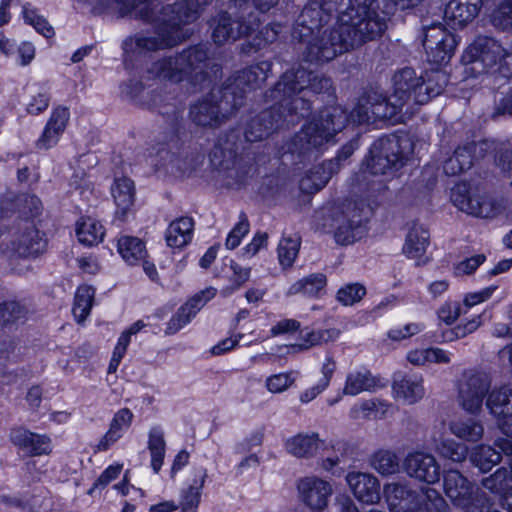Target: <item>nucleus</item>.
Returning a JSON list of instances; mask_svg holds the SVG:
<instances>
[{
    "label": "nucleus",
    "instance_id": "4be33fe9",
    "mask_svg": "<svg viewBox=\"0 0 512 512\" xmlns=\"http://www.w3.org/2000/svg\"><path fill=\"white\" fill-rule=\"evenodd\" d=\"M350 214V211L348 213H335L329 218V227L334 233L335 240L343 245L354 242L362 233L361 220L351 221L349 219Z\"/></svg>",
    "mask_w": 512,
    "mask_h": 512
},
{
    "label": "nucleus",
    "instance_id": "f704fd0d",
    "mask_svg": "<svg viewBox=\"0 0 512 512\" xmlns=\"http://www.w3.org/2000/svg\"><path fill=\"white\" fill-rule=\"evenodd\" d=\"M144 326L145 324L142 321H137L121 333L111 356L109 372L117 370L131 342V336L137 334Z\"/></svg>",
    "mask_w": 512,
    "mask_h": 512
},
{
    "label": "nucleus",
    "instance_id": "09e8293b",
    "mask_svg": "<svg viewBox=\"0 0 512 512\" xmlns=\"http://www.w3.org/2000/svg\"><path fill=\"white\" fill-rule=\"evenodd\" d=\"M366 294V289L360 284H347L339 289L337 299L345 306H351L360 301Z\"/></svg>",
    "mask_w": 512,
    "mask_h": 512
},
{
    "label": "nucleus",
    "instance_id": "864d4df0",
    "mask_svg": "<svg viewBox=\"0 0 512 512\" xmlns=\"http://www.w3.org/2000/svg\"><path fill=\"white\" fill-rule=\"evenodd\" d=\"M230 267L233 272L231 284L222 290L224 295H229L233 291L239 289L245 282L249 280L251 274V269L249 267H243L233 261L231 262Z\"/></svg>",
    "mask_w": 512,
    "mask_h": 512
},
{
    "label": "nucleus",
    "instance_id": "de8ad7c7",
    "mask_svg": "<svg viewBox=\"0 0 512 512\" xmlns=\"http://www.w3.org/2000/svg\"><path fill=\"white\" fill-rule=\"evenodd\" d=\"M329 179L328 173L323 168H316L300 181V188L307 193H314L323 188Z\"/></svg>",
    "mask_w": 512,
    "mask_h": 512
},
{
    "label": "nucleus",
    "instance_id": "052dcab7",
    "mask_svg": "<svg viewBox=\"0 0 512 512\" xmlns=\"http://www.w3.org/2000/svg\"><path fill=\"white\" fill-rule=\"evenodd\" d=\"M497 288H498L497 285H491V286H488L480 291L470 292L465 295V297L463 299V304L467 308H472L478 304H481V303L485 302L486 300H488L494 294V292L497 290Z\"/></svg>",
    "mask_w": 512,
    "mask_h": 512
},
{
    "label": "nucleus",
    "instance_id": "c756f323",
    "mask_svg": "<svg viewBox=\"0 0 512 512\" xmlns=\"http://www.w3.org/2000/svg\"><path fill=\"white\" fill-rule=\"evenodd\" d=\"M487 407L500 420L505 419L502 423V429L508 433L505 426L512 422V393L507 388L493 390L487 399Z\"/></svg>",
    "mask_w": 512,
    "mask_h": 512
},
{
    "label": "nucleus",
    "instance_id": "bf43d9fd",
    "mask_svg": "<svg viewBox=\"0 0 512 512\" xmlns=\"http://www.w3.org/2000/svg\"><path fill=\"white\" fill-rule=\"evenodd\" d=\"M424 329L420 323H408L403 326L394 327L389 330L388 337L392 340L400 341L418 334Z\"/></svg>",
    "mask_w": 512,
    "mask_h": 512
},
{
    "label": "nucleus",
    "instance_id": "b1692460",
    "mask_svg": "<svg viewBox=\"0 0 512 512\" xmlns=\"http://www.w3.org/2000/svg\"><path fill=\"white\" fill-rule=\"evenodd\" d=\"M13 443L32 455L48 454L52 450L50 438L25 429H16L11 434Z\"/></svg>",
    "mask_w": 512,
    "mask_h": 512
},
{
    "label": "nucleus",
    "instance_id": "4468645a",
    "mask_svg": "<svg viewBox=\"0 0 512 512\" xmlns=\"http://www.w3.org/2000/svg\"><path fill=\"white\" fill-rule=\"evenodd\" d=\"M406 472L420 481L433 484L440 479V467L435 458L424 452H414L405 460Z\"/></svg>",
    "mask_w": 512,
    "mask_h": 512
},
{
    "label": "nucleus",
    "instance_id": "39448f33",
    "mask_svg": "<svg viewBox=\"0 0 512 512\" xmlns=\"http://www.w3.org/2000/svg\"><path fill=\"white\" fill-rule=\"evenodd\" d=\"M346 116L343 111L334 109L333 113L327 114L325 118L315 120L308 124L302 131L308 147H320L333 139L344 125Z\"/></svg>",
    "mask_w": 512,
    "mask_h": 512
},
{
    "label": "nucleus",
    "instance_id": "0e129e2a",
    "mask_svg": "<svg viewBox=\"0 0 512 512\" xmlns=\"http://www.w3.org/2000/svg\"><path fill=\"white\" fill-rule=\"evenodd\" d=\"M35 46L28 41H23L17 48V63L21 66L29 65L35 58Z\"/></svg>",
    "mask_w": 512,
    "mask_h": 512
},
{
    "label": "nucleus",
    "instance_id": "a19ab883",
    "mask_svg": "<svg viewBox=\"0 0 512 512\" xmlns=\"http://www.w3.org/2000/svg\"><path fill=\"white\" fill-rule=\"evenodd\" d=\"M26 93L29 96V100L26 102L28 113L37 115L47 109L49 98L43 87L38 84H31L27 86Z\"/></svg>",
    "mask_w": 512,
    "mask_h": 512
},
{
    "label": "nucleus",
    "instance_id": "6e6552de",
    "mask_svg": "<svg viewBox=\"0 0 512 512\" xmlns=\"http://www.w3.org/2000/svg\"><path fill=\"white\" fill-rule=\"evenodd\" d=\"M489 388V380L483 374L465 375L459 385V403L470 413L477 412L483 401V396Z\"/></svg>",
    "mask_w": 512,
    "mask_h": 512
},
{
    "label": "nucleus",
    "instance_id": "58836bf2",
    "mask_svg": "<svg viewBox=\"0 0 512 512\" xmlns=\"http://www.w3.org/2000/svg\"><path fill=\"white\" fill-rule=\"evenodd\" d=\"M22 17L24 21L31 25L38 33L46 38H51L54 35L52 26L48 24L46 19L38 14L36 8L31 4L25 3L22 7Z\"/></svg>",
    "mask_w": 512,
    "mask_h": 512
},
{
    "label": "nucleus",
    "instance_id": "338daca9",
    "mask_svg": "<svg viewBox=\"0 0 512 512\" xmlns=\"http://www.w3.org/2000/svg\"><path fill=\"white\" fill-rule=\"evenodd\" d=\"M19 206L22 213L30 216L37 215L41 210V202L34 195H26L20 198Z\"/></svg>",
    "mask_w": 512,
    "mask_h": 512
},
{
    "label": "nucleus",
    "instance_id": "c03bdc74",
    "mask_svg": "<svg viewBox=\"0 0 512 512\" xmlns=\"http://www.w3.org/2000/svg\"><path fill=\"white\" fill-rule=\"evenodd\" d=\"M341 331L337 328L320 329L308 332L304 337V343L298 345L300 349H307L311 346L335 341L340 337Z\"/></svg>",
    "mask_w": 512,
    "mask_h": 512
},
{
    "label": "nucleus",
    "instance_id": "393cba45",
    "mask_svg": "<svg viewBox=\"0 0 512 512\" xmlns=\"http://www.w3.org/2000/svg\"><path fill=\"white\" fill-rule=\"evenodd\" d=\"M471 54L470 61L480 60L482 63L496 64L504 56L503 49L494 39L487 37L478 38L467 50L466 56Z\"/></svg>",
    "mask_w": 512,
    "mask_h": 512
},
{
    "label": "nucleus",
    "instance_id": "9b49d317",
    "mask_svg": "<svg viewBox=\"0 0 512 512\" xmlns=\"http://www.w3.org/2000/svg\"><path fill=\"white\" fill-rule=\"evenodd\" d=\"M110 192L116 207L115 219L123 222L134 212L136 200L134 182L125 176L116 177Z\"/></svg>",
    "mask_w": 512,
    "mask_h": 512
},
{
    "label": "nucleus",
    "instance_id": "72a5a7b5",
    "mask_svg": "<svg viewBox=\"0 0 512 512\" xmlns=\"http://www.w3.org/2000/svg\"><path fill=\"white\" fill-rule=\"evenodd\" d=\"M214 25L212 37L219 44L249 32L248 27L242 30L238 22H232L226 13L220 14L218 19L214 20Z\"/></svg>",
    "mask_w": 512,
    "mask_h": 512
},
{
    "label": "nucleus",
    "instance_id": "69168bd1",
    "mask_svg": "<svg viewBox=\"0 0 512 512\" xmlns=\"http://www.w3.org/2000/svg\"><path fill=\"white\" fill-rule=\"evenodd\" d=\"M460 315L458 304L444 303L438 310V318L447 325L454 323Z\"/></svg>",
    "mask_w": 512,
    "mask_h": 512
},
{
    "label": "nucleus",
    "instance_id": "a878e982",
    "mask_svg": "<svg viewBox=\"0 0 512 512\" xmlns=\"http://www.w3.org/2000/svg\"><path fill=\"white\" fill-rule=\"evenodd\" d=\"M194 223L189 217H181L172 221L165 233L166 243L174 249H182L193 238Z\"/></svg>",
    "mask_w": 512,
    "mask_h": 512
},
{
    "label": "nucleus",
    "instance_id": "79ce46f5",
    "mask_svg": "<svg viewBox=\"0 0 512 512\" xmlns=\"http://www.w3.org/2000/svg\"><path fill=\"white\" fill-rule=\"evenodd\" d=\"M371 466L380 474H393L399 469V462L396 455L387 450H380L374 453L371 458Z\"/></svg>",
    "mask_w": 512,
    "mask_h": 512
},
{
    "label": "nucleus",
    "instance_id": "7ed1b4c3",
    "mask_svg": "<svg viewBox=\"0 0 512 512\" xmlns=\"http://www.w3.org/2000/svg\"><path fill=\"white\" fill-rule=\"evenodd\" d=\"M296 488L299 500L311 512L324 511L333 494V486L330 481L313 474L300 478Z\"/></svg>",
    "mask_w": 512,
    "mask_h": 512
},
{
    "label": "nucleus",
    "instance_id": "f3484780",
    "mask_svg": "<svg viewBox=\"0 0 512 512\" xmlns=\"http://www.w3.org/2000/svg\"><path fill=\"white\" fill-rule=\"evenodd\" d=\"M327 444L316 433H298L285 440L286 452L297 458H309L326 448Z\"/></svg>",
    "mask_w": 512,
    "mask_h": 512
},
{
    "label": "nucleus",
    "instance_id": "4d7b16f0",
    "mask_svg": "<svg viewBox=\"0 0 512 512\" xmlns=\"http://www.w3.org/2000/svg\"><path fill=\"white\" fill-rule=\"evenodd\" d=\"M249 232V223L247 219H240V221L233 227V229L229 232L225 246L227 249L233 250L238 247L242 241V239Z\"/></svg>",
    "mask_w": 512,
    "mask_h": 512
},
{
    "label": "nucleus",
    "instance_id": "5701e85b",
    "mask_svg": "<svg viewBox=\"0 0 512 512\" xmlns=\"http://www.w3.org/2000/svg\"><path fill=\"white\" fill-rule=\"evenodd\" d=\"M133 417L132 411L128 408L118 410L111 420L108 431L98 442V450L105 451L122 438L130 428Z\"/></svg>",
    "mask_w": 512,
    "mask_h": 512
},
{
    "label": "nucleus",
    "instance_id": "5fc2aeb1",
    "mask_svg": "<svg viewBox=\"0 0 512 512\" xmlns=\"http://www.w3.org/2000/svg\"><path fill=\"white\" fill-rule=\"evenodd\" d=\"M481 325L480 316H476L468 320L467 322L458 325L450 331L443 334V341L451 342L459 338H463L466 335L474 332Z\"/></svg>",
    "mask_w": 512,
    "mask_h": 512
},
{
    "label": "nucleus",
    "instance_id": "680f3d73",
    "mask_svg": "<svg viewBox=\"0 0 512 512\" xmlns=\"http://www.w3.org/2000/svg\"><path fill=\"white\" fill-rule=\"evenodd\" d=\"M201 498V491L187 487L182 496V512H196Z\"/></svg>",
    "mask_w": 512,
    "mask_h": 512
},
{
    "label": "nucleus",
    "instance_id": "8fccbe9b",
    "mask_svg": "<svg viewBox=\"0 0 512 512\" xmlns=\"http://www.w3.org/2000/svg\"><path fill=\"white\" fill-rule=\"evenodd\" d=\"M267 247V233L258 232L252 237L251 241L242 248L240 256L243 260H250L258 255L261 251L267 249Z\"/></svg>",
    "mask_w": 512,
    "mask_h": 512
},
{
    "label": "nucleus",
    "instance_id": "dca6fc26",
    "mask_svg": "<svg viewBox=\"0 0 512 512\" xmlns=\"http://www.w3.org/2000/svg\"><path fill=\"white\" fill-rule=\"evenodd\" d=\"M393 397L406 404H414L425 394L423 378L420 375L395 374L392 384Z\"/></svg>",
    "mask_w": 512,
    "mask_h": 512
},
{
    "label": "nucleus",
    "instance_id": "a211bd4d",
    "mask_svg": "<svg viewBox=\"0 0 512 512\" xmlns=\"http://www.w3.org/2000/svg\"><path fill=\"white\" fill-rule=\"evenodd\" d=\"M69 119V111L65 107H57L53 110L44 130L36 142L41 150H48L54 147L64 132Z\"/></svg>",
    "mask_w": 512,
    "mask_h": 512
},
{
    "label": "nucleus",
    "instance_id": "9d476101",
    "mask_svg": "<svg viewBox=\"0 0 512 512\" xmlns=\"http://www.w3.org/2000/svg\"><path fill=\"white\" fill-rule=\"evenodd\" d=\"M346 483L354 497L363 504H376L381 499L380 481L367 472L351 471L347 473Z\"/></svg>",
    "mask_w": 512,
    "mask_h": 512
},
{
    "label": "nucleus",
    "instance_id": "cd10ccee",
    "mask_svg": "<svg viewBox=\"0 0 512 512\" xmlns=\"http://www.w3.org/2000/svg\"><path fill=\"white\" fill-rule=\"evenodd\" d=\"M75 232L78 241L86 246L101 243L106 233L103 224L90 216H83L76 222Z\"/></svg>",
    "mask_w": 512,
    "mask_h": 512
},
{
    "label": "nucleus",
    "instance_id": "ea45409f",
    "mask_svg": "<svg viewBox=\"0 0 512 512\" xmlns=\"http://www.w3.org/2000/svg\"><path fill=\"white\" fill-rule=\"evenodd\" d=\"M500 459V453L490 446H480L471 454V461L483 472L490 471Z\"/></svg>",
    "mask_w": 512,
    "mask_h": 512
},
{
    "label": "nucleus",
    "instance_id": "6e6d98bb",
    "mask_svg": "<svg viewBox=\"0 0 512 512\" xmlns=\"http://www.w3.org/2000/svg\"><path fill=\"white\" fill-rule=\"evenodd\" d=\"M492 21L503 30L512 29V0H505L493 13Z\"/></svg>",
    "mask_w": 512,
    "mask_h": 512
},
{
    "label": "nucleus",
    "instance_id": "4c0bfd02",
    "mask_svg": "<svg viewBox=\"0 0 512 512\" xmlns=\"http://www.w3.org/2000/svg\"><path fill=\"white\" fill-rule=\"evenodd\" d=\"M221 104L216 106L208 102H202L191 107L192 119L199 125L212 126L218 123V111Z\"/></svg>",
    "mask_w": 512,
    "mask_h": 512
},
{
    "label": "nucleus",
    "instance_id": "c85d7f7f",
    "mask_svg": "<svg viewBox=\"0 0 512 512\" xmlns=\"http://www.w3.org/2000/svg\"><path fill=\"white\" fill-rule=\"evenodd\" d=\"M117 252L128 265L140 264L147 257L145 243L138 237L122 235L116 242Z\"/></svg>",
    "mask_w": 512,
    "mask_h": 512
},
{
    "label": "nucleus",
    "instance_id": "20e7f679",
    "mask_svg": "<svg viewBox=\"0 0 512 512\" xmlns=\"http://www.w3.org/2000/svg\"><path fill=\"white\" fill-rule=\"evenodd\" d=\"M206 54L198 48H191L176 58L163 59L155 63L151 73L155 77L168 79L172 82H179L186 77L194 68V62L201 63L205 60Z\"/></svg>",
    "mask_w": 512,
    "mask_h": 512
},
{
    "label": "nucleus",
    "instance_id": "774afa93",
    "mask_svg": "<svg viewBox=\"0 0 512 512\" xmlns=\"http://www.w3.org/2000/svg\"><path fill=\"white\" fill-rule=\"evenodd\" d=\"M241 338H242V335L231 336V337L225 338V339L219 341L216 345H214L211 348V353L213 355H221L226 352H229L237 346V344L239 343Z\"/></svg>",
    "mask_w": 512,
    "mask_h": 512
},
{
    "label": "nucleus",
    "instance_id": "2eb2a0df",
    "mask_svg": "<svg viewBox=\"0 0 512 512\" xmlns=\"http://www.w3.org/2000/svg\"><path fill=\"white\" fill-rule=\"evenodd\" d=\"M391 512H411L419 508L420 500L414 491L401 483H388L383 489Z\"/></svg>",
    "mask_w": 512,
    "mask_h": 512
},
{
    "label": "nucleus",
    "instance_id": "49530a36",
    "mask_svg": "<svg viewBox=\"0 0 512 512\" xmlns=\"http://www.w3.org/2000/svg\"><path fill=\"white\" fill-rule=\"evenodd\" d=\"M450 430L457 437L469 441H477L483 433L482 426L474 421H469L467 423L453 421L450 424Z\"/></svg>",
    "mask_w": 512,
    "mask_h": 512
},
{
    "label": "nucleus",
    "instance_id": "bb28decb",
    "mask_svg": "<svg viewBox=\"0 0 512 512\" xmlns=\"http://www.w3.org/2000/svg\"><path fill=\"white\" fill-rule=\"evenodd\" d=\"M446 434V425L441 423L436 426L433 434L432 441L434 443L435 449L443 456L452 461H462L465 459L467 455V448L460 443H456L453 440L447 439L445 437Z\"/></svg>",
    "mask_w": 512,
    "mask_h": 512
},
{
    "label": "nucleus",
    "instance_id": "423d86ee",
    "mask_svg": "<svg viewBox=\"0 0 512 512\" xmlns=\"http://www.w3.org/2000/svg\"><path fill=\"white\" fill-rule=\"evenodd\" d=\"M423 45L427 50L429 61L440 66L446 64L452 57L457 40L453 34L441 26H434L427 30Z\"/></svg>",
    "mask_w": 512,
    "mask_h": 512
},
{
    "label": "nucleus",
    "instance_id": "0eeeda50",
    "mask_svg": "<svg viewBox=\"0 0 512 512\" xmlns=\"http://www.w3.org/2000/svg\"><path fill=\"white\" fill-rule=\"evenodd\" d=\"M399 143L395 138H381L374 142L370 150L367 167L372 174H386L397 167L402 157L398 154Z\"/></svg>",
    "mask_w": 512,
    "mask_h": 512
},
{
    "label": "nucleus",
    "instance_id": "c9c22d12",
    "mask_svg": "<svg viewBox=\"0 0 512 512\" xmlns=\"http://www.w3.org/2000/svg\"><path fill=\"white\" fill-rule=\"evenodd\" d=\"M95 291L91 286L81 285L75 293L73 315L77 322H83L89 316L93 306Z\"/></svg>",
    "mask_w": 512,
    "mask_h": 512
},
{
    "label": "nucleus",
    "instance_id": "e2e57ef3",
    "mask_svg": "<svg viewBox=\"0 0 512 512\" xmlns=\"http://www.w3.org/2000/svg\"><path fill=\"white\" fill-rule=\"evenodd\" d=\"M122 469L123 465L119 463L108 466L97 479L90 492H92L94 489L98 487H104L111 481L115 480L120 475Z\"/></svg>",
    "mask_w": 512,
    "mask_h": 512
},
{
    "label": "nucleus",
    "instance_id": "412c9836",
    "mask_svg": "<svg viewBox=\"0 0 512 512\" xmlns=\"http://www.w3.org/2000/svg\"><path fill=\"white\" fill-rule=\"evenodd\" d=\"M482 0H451L445 18L452 28L462 27L475 18Z\"/></svg>",
    "mask_w": 512,
    "mask_h": 512
},
{
    "label": "nucleus",
    "instance_id": "a18cd8bd",
    "mask_svg": "<svg viewBox=\"0 0 512 512\" xmlns=\"http://www.w3.org/2000/svg\"><path fill=\"white\" fill-rule=\"evenodd\" d=\"M295 382L293 372H280L271 374L265 379L266 389L273 394L283 393Z\"/></svg>",
    "mask_w": 512,
    "mask_h": 512
},
{
    "label": "nucleus",
    "instance_id": "f8f14e48",
    "mask_svg": "<svg viewBox=\"0 0 512 512\" xmlns=\"http://www.w3.org/2000/svg\"><path fill=\"white\" fill-rule=\"evenodd\" d=\"M444 491L447 497L467 512H482L474 506L472 489L467 480L457 471H448L444 476Z\"/></svg>",
    "mask_w": 512,
    "mask_h": 512
},
{
    "label": "nucleus",
    "instance_id": "37998d69",
    "mask_svg": "<svg viewBox=\"0 0 512 512\" xmlns=\"http://www.w3.org/2000/svg\"><path fill=\"white\" fill-rule=\"evenodd\" d=\"M300 247L298 237H284L278 245V260L283 268L291 267L294 263Z\"/></svg>",
    "mask_w": 512,
    "mask_h": 512
},
{
    "label": "nucleus",
    "instance_id": "aec40b11",
    "mask_svg": "<svg viewBox=\"0 0 512 512\" xmlns=\"http://www.w3.org/2000/svg\"><path fill=\"white\" fill-rule=\"evenodd\" d=\"M386 385L380 377L374 376L367 369H357L348 373L343 387V394L355 396L362 392L375 391Z\"/></svg>",
    "mask_w": 512,
    "mask_h": 512
},
{
    "label": "nucleus",
    "instance_id": "6ab92c4d",
    "mask_svg": "<svg viewBox=\"0 0 512 512\" xmlns=\"http://www.w3.org/2000/svg\"><path fill=\"white\" fill-rule=\"evenodd\" d=\"M429 246V233L421 225H413L406 236L403 245V253L417 265L425 264L428 261L426 255Z\"/></svg>",
    "mask_w": 512,
    "mask_h": 512
},
{
    "label": "nucleus",
    "instance_id": "3c124183",
    "mask_svg": "<svg viewBox=\"0 0 512 512\" xmlns=\"http://www.w3.org/2000/svg\"><path fill=\"white\" fill-rule=\"evenodd\" d=\"M69 185L83 198H88L93 191L91 176L84 171H75L70 178Z\"/></svg>",
    "mask_w": 512,
    "mask_h": 512
},
{
    "label": "nucleus",
    "instance_id": "2f4dec72",
    "mask_svg": "<svg viewBox=\"0 0 512 512\" xmlns=\"http://www.w3.org/2000/svg\"><path fill=\"white\" fill-rule=\"evenodd\" d=\"M452 354L437 347L413 349L407 353V360L412 365L422 366L428 363L447 364Z\"/></svg>",
    "mask_w": 512,
    "mask_h": 512
},
{
    "label": "nucleus",
    "instance_id": "603ef678",
    "mask_svg": "<svg viewBox=\"0 0 512 512\" xmlns=\"http://www.w3.org/2000/svg\"><path fill=\"white\" fill-rule=\"evenodd\" d=\"M306 78L310 81V75L307 74L304 70H299L295 75L291 73H286L283 77L282 82L277 85L278 91L288 90L289 92L301 91L304 89V83L306 82Z\"/></svg>",
    "mask_w": 512,
    "mask_h": 512
},
{
    "label": "nucleus",
    "instance_id": "e433bc0d",
    "mask_svg": "<svg viewBox=\"0 0 512 512\" xmlns=\"http://www.w3.org/2000/svg\"><path fill=\"white\" fill-rule=\"evenodd\" d=\"M326 286V277L323 274H313L292 284L288 290L289 294L303 293L306 295H317Z\"/></svg>",
    "mask_w": 512,
    "mask_h": 512
},
{
    "label": "nucleus",
    "instance_id": "1a4fd4ad",
    "mask_svg": "<svg viewBox=\"0 0 512 512\" xmlns=\"http://www.w3.org/2000/svg\"><path fill=\"white\" fill-rule=\"evenodd\" d=\"M46 248V240L34 227H28L14 235L10 244L2 251L7 258L30 257L42 253Z\"/></svg>",
    "mask_w": 512,
    "mask_h": 512
},
{
    "label": "nucleus",
    "instance_id": "f257e3e1",
    "mask_svg": "<svg viewBox=\"0 0 512 512\" xmlns=\"http://www.w3.org/2000/svg\"><path fill=\"white\" fill-rule=\"evenodd\" d=\"M392 81V92L387 98L377 92L363 96L350 113L351 121L362 124L392 118L411 98L418 104H424L441 94L447 84V75L433 69L418 78L413 69L405 68L396 73Z\"/></svg>",
    "mask_w": 512,
    "mask_h": 512
},
{
    "label": "nucleus",
    "instance_id": "7c9ffc66",
    "mask_svg": "<svg viewBox=\"0 0 512 512\" xmlns=\"http://www.w3.org/2000/svg\"><path fill=\"white\" fill-rule=\"evenodd\" d=\"M488 145L489 144L487 142H482L479 144H473L469 147L458 148L454 155L445 162L444 171L447 174L454 175L468 169L473 160L472 149L474 153H480L484 151Z\"/></svg>",
    "mask_w": 512,
    "mask_h": 512
},
{
    "label": "nucleus",
    "instance_id": "473e14b6",
    "mask_svg": "<svg viewBox=\"0 0 512 512\" xmlns=\"http://www.w3.org/2000/svg\"><path fill=\"white\" fill-rule=\"evenodd\" d=\"M148 450L150 454V466L154 473H159L164 463L166 443L164 431L159 427H153L148 433Z\"/></svg>",
    "mask_w": 512,
    "mask_h": 512
},
{
    "label": "nucleus",
    "instance_id": "ddd939ff",
    "mask_svg": "<svg viewBox=\"0 0 512 512\" xmlns=\"http://www.w3.org/2000/svg\"><path fill=\"white\" fill-rule=\"evenodd\" d=\"M216 292L217 290L215 288L208 287L182 305L178 312L169 321L167 325V333H176L190 323L201 308L215 297Z\"/></svg>",
    "mask_w": 512,
    "mask_h": 512
},
{
    "label": "nucleus",
    "instance_id": "13d9d810",
    "mask_svg": "<svg viewBox=\"0 0 512 512\" xmlns=\"http://www.w3.org/2000/svg\"><path fill=\"white\" fill-rule=\"evenodd\" d=\"M486 257L483 254L474 255L460 261L454 268L456 276L471 275L476 269L485 262Z\"/></svg>",
    "mask_w": 512,
    "mask_h": 512
},
{
    "label": "nucleus",
    "instance_id": "f03ea898",
    "mask_svg": "<svg viewBox=\"0 0 512 512\" xmlns=\"http://www.w3.org/2000/svg\"><path fill=\"white\" fill-rule=\"evenodd\" d=\"M451 201L459 210L477 217H492L498 207L481 190L467 183H458L451 190Z\"/></svg>",
    "mask_w": 512,
    "mask_h": 512
}]
</instances>
